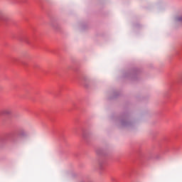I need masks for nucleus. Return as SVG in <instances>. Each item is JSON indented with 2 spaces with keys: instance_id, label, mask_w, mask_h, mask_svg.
Instances as JSON below:
<instances>
[{
  "instance_id": "f257e3e1",
  "label": "nucleus",
  "mask_w": 182,
  "mask_h": 182,
  "mask_svg": "<svg viewBox=\"0 0 182 182\" xmlns=\"http://www.w3.org/2000/svg\"><path fill=\"white\" fill-rule=\"evenodd\" d=\"M3 114H6L9 116V114H12V109H6L3 111Z\"/></svg>"
},
{
  "instance_id": "f03ea898",
  "label": "nucleus",
  "mask_w": 182,
  "mask_h": 182,
  "mask_svg": "<svg viewBox=\"0 0 182 182\" xmlns=\"http://www.w3.org/2000/svg\"><path fill=\"white\" fill-rule=\"evenodd\" d=\"M176 22H182V15H181V16H178L176 18Z\"/></svg>"
}]
</instances>
